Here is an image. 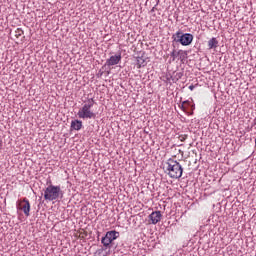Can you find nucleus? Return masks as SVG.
<instances>
[{
  "label": "nucleus",
  "instance_id": "f257e3e1",
  "mask_svg": "<svg viewBox=\"0 0 256 256\" xmlns=\"http://www.w3.org/2000/svg\"><path fill=\"white\" fill-rule=\"evenodd\" d=\"M93 105H95V100L93 98H89L84 102L77 113L79 119H95L97 117V113L93 111Z\"/></svg>",
  "mask_w": 256,
  "mask_h": 256
},
{
  "label": "nucleus",
  "instance_id": "f03ea898",
  "mask_svg": "<svg viewBox=\"0 0 256 256\" xmlns=\"http://www.w3.org/2000/svg\"><path fill=\"white\" fill-rule=\"evenodd\" d=\"M166 171L171 179H181L183 177V166L174 159H168L166 162Z\"/></svg>",
  "mask_w": 256,
  "mask_h": 256
},
{
  "label": "nucleus",
  "instance_id": "7ed1b4c3",
  "mask_svg": "<svg viewBox=\"0 0 256 256\" xmlns=\"http://www.w3.org/2000/svg\"><path fill=\"white\" fill-rule=\"evenodd\" d=\"M62 197L63 190H61V186L51 184L44 190L45 201H59Z\"/></svg>",
  "mask_w": 256,
  "mask_h": 256
},
{
  "label": "nucleus",
  "instance_id": "20e7f679",
  "mask_svg": "<svg viewBox=\"0 0 256 256\" xmlns=\"http://www.w3.org/2000/svg\"><path fill=\"white\" fill-rule=\"evenodd\" d=\"M16 209L17 211H22L26 217L31 215V203L29 199L23 198L22 200H18L16 202Z\"/></svg>",
  "mask_w": 256,
  "mask_h": 256
},
{
  "label": "nucleus",
  "instance_id": "39448f33",
  "mask_svg": "<svg viewBox=\"0 0 256 256\" xmlns=\"http://www.w3.org/2000/svg\"><path fill=\"white\" fill-rule=\"evenodd\" d=\"M119 238V232L112 230V231H108L105 235V237L102 238L101 243L102 245H104V247H109V245H111L115 239Z\"/></svg>",
  "mask_w": 256,
  "mask_h": 256
},
{
  "label": "nucleus",
  "instance_id": "423d86ee",
  "mask_svg": "<svg viewBox=\"0 0 256 256\" xmlns=\"http://www.w3.org/2000/svg\"><path fill=\"white\" fill-rule=\"evenodd\" d=\"M180 43L184 47H187V45H191V43H193V34H190V33L183 34L180 39Z\"/></svg>",
  "mask_w": 256,
  "mask_h": 256
},
{
  "label": "nucleus",
  "instance_id": "0eeeda50",
  "mask_svg": "<svg viewBox=\"0 0 256 256\" xmlns=\"http://www.w3.org/2000/svg\"><path fill=\"white\" fill-rule=\"evenodd\" d=\"M119 63H121V54L111 56L109 59L106 60V65H108V67H113V65H119Z\"/></svg>",
  "mask_w": 256,
  "mask_h": 256
},
{
  "label": "nucleus",
  "instance_id": "6e6552de",
  "mask_svg": "<svg viewBox=\"0 0 256 256\" xmlns=\"http://www.w3.org/2000/svg\"><path fill=\"white\" fill-rule=\"evenodd\" d=\"M161 211H154L149 215V219L152 223V225H157V223H159V221H161Z\"/></svg>",
  "mask_w": 256,
  "mask_h": 256
},
{
  "label": "nucleus",
  "instance_id": "1a4fd4ad",
  "mask_svg": "<svg viewBox=\"0 0 256 256\" xmlns=\"http://www.w3.org/2000/svg\"><path fill=\"white\" fill-rule=\"evenodd\" d=\"M70 127L73 131H81L83 129V122L81 120H72Z\"/></svg>",
  "mask_w": 256,
  "mask_h": 256
},
{
  "label": "nucleus",
  "instance_id": "9d476101",
  "mask_svg": "<svg viewBox=\"0 0 256 256\" xmlns=\"http://www.w3.org/2000/svg\"><path fill=\"white\" fill-rule=\"evenodd\" d=\"M217 47H219V40H217V38H211L208 41V48L209 49H217Z\"/></svg>",
  "mask_w": 256,
  "mask_h": 256
},
{
  "label": "nucleus",
  "instance_id": "9b49d317",
  "mask_svg": "<svg viewBox=\"0 0 256 256\" xmlns=\"http://www.w3.org/2000/svg\"><path fill=\"white\" fill-rule=\"evenodd\" d=\"M183 37V33L181 31L176 32L173 36L172 39L176 41L177 43H181V38Z\"/></svg>",
  "mask_w": 256,
  "mask_h": 256
},
{
  "label": "nucleus",
  "instance_id": "f8f14e48",
  "mask_svg": "<svg viewBox=\"0 0 256 256\" xmlns=\"http://www.w3.org/2000/svg\"><path fill=\"white\" fill-rule=\"evenodd\" d=\"M178 57H179L180 61H184V59H187V51L178 50Z\"/></svg>",
  "mask_w": 256,
  "mask_h": 256
},
{
  "label": "nucleus",
  "instance_id": "ddd939ff",
  "mask_svg": "<svg viewBox=\"0 0 256 256\" xmlns=\"http://www.w3.org/2000/svg\"><path fill=\"white\" fill-rule=\"evenodd\" d=\"M145 65H147V63H145V59L138 57L137 58L138 69H141V67H145Z\"/></svg>",
  "mask_w": 256,
  "mask_h": 256
},
{
  "label": "nucleus",
  "instance_id": "4468645a",
  "mask_svg": "<svg viewBox=\"0 0 256 256\" xmlns=\"http://www.w3.org/2000/svg\"><path fill=\"white\" fill-rule=\"evenodd\" d=\"M191 105V102L189 101H183L180 109H182V111H184L185 113H187V107Z\"/></svg>",
  "mask_w": 256,
  "mask_h": 256
},
{
  "label": "nucleus",
  "instance_id": "2eb2a0df",
  "mask_svg": "<svg viewBox=\"0 0 256 256\" xmlns=\"http://www.w3.org/2000/svg\"><path fill=\"white\" fill-rule=\"evenodd\" d=\"M107 247L105 248H100L96 251L97 255L99 256H107V251H106Z\"/></svg>",
  "mask_w": 256,
  "mask_h": 256
},
{
  "label": "nucleus",
  "instance_id": "dca6fc26",
  "mask_svg": "<svg viewBox=\"0 0 256 256\" xmlns=\"http://www.w3.org/2000/svg\"><path fill=\"white\" fill-rule=\"evenodd\" d=\"M170 57L172 59V61H175V59H177V57H179V51L177 50H173L171 53H170Z\"/></svg>",
  "mask_w": 256,
  "mask_h": 256
},
{
  "label": "nucleus",
  "instance_id": "f3484780",
  "mask_svg": "<svg viewBox=\"0 0 256 256\" xmlns=\"http://www.w3.org/2000/svg\"><path fill=\"white\" fill-rule=\"evenodd\" d=\"M23 29H21V28H18L16 31H15V37L17 38V39H19V37H21L22 35H23Z\"/></svg>",
  "mask_w": 256,
  "mask_h": 256
},
{
  "label": "nucleus",
  "instance_id": "a211bd4d",
  "mask_svg": "<svg viewBox=\"0 0 256 256\" xmlns=\"http://www.w3.org/2000/svg\"><path fill=\"white\" fill-rule=\"evenodd\" d=\"M185 139H187V136L180 137V141H185Z\"/></svg>",
  "mask_w": 256,
  "mask_h": 256
},
{
  "label": "nucleus",
  "instance_id": "6ab92c4d",
  "mask_svg": "<svg viewBox=\"0 0 256 256\" xmlns=\"http://www.w3.org/2000/svg\"><path fill=\"white\" fill-rule=\"evenodd\" d=\"M189 89H190V91H193V89H195V86L194 85H190Z\"/></svg>",
  "mask_w": 256,
  "mask_h": 256
},
{
  "label": "nucleus",
  "instance_id": "aec40b11",
  "mask_svg": "<svg viewBox=\"0 0 256 256\" xmlns=\"http://www.w3.org/2000/svg\"><path fill=\"white\" fill-rule=\"evenodd\" d=\"M178 153H180L182 155V157H183V155H184L183 150H178Z\"/></svg>",
  "mask_w": 256,
  "mask_h": 256
},
{
  "label": "nucleus",
  "instance_id": "412c9836",
  "mask_svg": "<svg viewBox=\"0 0 256 256\" xmlns=\"http://www.w3.org/2000/svg\"><path fill=\"white\" fill-rule=\"evenodd\" d=\"M189 107H192V111L195 109V105H191V103H190Z\"/></svg>",
  "mask_w": 256,
  "mask_h": 256
},
{
  "label": "nucleus",
  "instance_id": "4be33fe9",
  "mask_svg": "<svg viewBox=\"0 0 256 256\" xmlns=\"http://www.w3.org/2000/svg\"><path fill=\"white\" fill-rule=\"evenodd\" d=\"M0 13H1V6H0Z\"/></svg>",
  "mask_w": 256,
  "mask_h": 256
}]
</instances>
